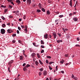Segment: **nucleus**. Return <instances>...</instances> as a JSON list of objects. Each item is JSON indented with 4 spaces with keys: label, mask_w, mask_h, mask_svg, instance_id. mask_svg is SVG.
Returning a JSON list of instances; mask_svg holds the SVG:
<instances>
[{
    "label": "nucleus",
    "mask_w": 80,
    "mask_h": 80,
    "mask_svg": "<svg viewBox=\"0 0 80 80\" xmlns=\"http://www.w3.org/2000/svg\"><path fill=\"white\" fill-rule=\"evenodd\" d=\"M1 33H2L3 35L5 33V30L3 29H1Z\"/></svg>",
    "instance_id": "obj_1"
},
{
    "label": "nucleus",
    "mask_w": 80,
    "mask_h": 80,
    "mask_svg": "<svg viewBox=\"0 0 80 80\" xmlns=\"http://www.w3.org/2000/svg\"><path fill=\"white\" fill-rule=\"evenodd\" d=\"M52 35L54 37V39H55L56 37H57V34H56V32H54L52 33Z\"/></svg>",
    "instance_id": "obj_2"
},
{
    "label": "nucleus",
    "mask_w": 80,
    "mask_h": 80,
    "mask_svg": "<svg viewBox=\"0 0 80 80\" xmlns=\"http://www.w3.org/2000/svg\"><path fill=\"white\" fill-rule=\"evenodd\" d=\"M44 38L45 39H47L48 38V34L46 33L44 35Z\"/></svg>",
    "instance_id": "obj_3"
},
{
    "label": "nucleus",
    "mask_w": 80,
    "mask_h": 80,
    "mask_svg": "<svg viewBox=\"0 0 80 80\" xmlns=\"http://www.w3.org/2000/svg\"><path fill=\"white\" fill-rule=\"evenodd\" d=\"M32 2V1L31 0H27V3L28 5H30L31 4V3Z\"/></svg>",
    "instance_id": "obj_4"
},
{
    "label": "nucleus",
    "mask_w": 80,
    "mask_h": 80,
    "mask_svg": "<svg viewBox=\"0 0 80 80\" xmlns=\"http://www.w3.org/2000/svg\"><path fill=\"white\" fill-rule=\"evenodd\" d=\"M7 32H8V33H11L13 32V30H12L11 29H8Z\"/></svg>",
    "instance_id": "obj_5"
},
{
    "label": "nucleus",
    "mask_w": 80,
    "mask_h": 80,
    "mask_svg": "<svg viewBox=\"0 0 80 80\" xmlns=\"http://www.w3.org/2000/svg\"><path fill=\"white\" fill-rule=\"evenodd\" d=\"M72 78L73 79H74V80H78V78H77V77H75V76H74V75H73V74H72Z\"/></svg>",
    "instance_id": "obj_6"
},
{
    "label": "nucleus",
    "mask_w": 80,
    "mask_h": 80,
    "mask_svg": "<svg viewBox=\"0 0 80 80\" xmlns=\"http://www.w3.org/2000/svg\"><path fill=\"white\" fill-rule=\"evenodd\" d=\"M72 1L73 0H70L69 1V4L71 7H72Z\"/></svg>",
    "instance_id": "obj_7"
},
{
    "label": "nucleus",
    "mask_w": 80,
    "mask_h": 80,
    "mask_svg": "<svg viewBox=\"0 0 80 80\" xmlns=\"http://www.w3.org/2000/svg\"><path fill=\"white\" fill-rule=\"evenodd\" d=\"M23 70L24 71V72H27V67L26 66L24 67V68H23Z\"/></svg>",
    "instance_id": "obj_8"
},
{
    "label": "nucleus",
    "mask_w": 80,
    "mask_h": 80,
    "mask_svg": "<svg viewBox=\"0 0 80 80\" xmlns=\"http://www.w3.org/2000/svg\"><path fill=\"white\" fill-rule=\"evenodd\" d=\"M31 56H32V58H34V57H35V53H32Z\"/></svg>",
    "instance_id": "obj_9"
},
{
    "label": "nucleus",
    "mask_w": 80,
    "mask_h": 80,
    "mask_svg": "<svg viewBox=\"0 0 80 80\" xmlns=\"http://www.w3.org/2000/svg\"><path fill=\"white\" fill-rule=\"evenodd\" d=\"M73 20H74V22H77V21L78 20V19H77V17H74L73 18Z\"/></svg>",
    "instance_id": "obj_10"
},
{
    "label": "nucleus",
    "mask_w": 80,
    "mask_h": 80,
    "mask_svg": "<svg viewBox=\"0 0 80 80\" xmlns=\"http://www.w3.org/2000/svg\"><path fill=\"white\" fill-rule=\"evenodd\" d=\"M33 45L34 46V47H39V45H36L35 43L33 42L32 43Z\"/></svg>",
    "instance_id": "obj_11"
},
{
    "label": "nucleus",
    "mask_w": 80,
    "mask_h": 80,
    "mask_svg": "<svg viewBox=\"0 0 80 80\" xmlns=\"http://www.w3.org/2000/svg\"><path fill=\"white\" fill-rule=\"evenodd\" d=\"M43 75H46L47 74V72L46 71H44L43 72Z\"/></svg>",
    "instance_id": "obj_12"
},
{
    "label": "nucleus",
    "mask_w": 80,
    "mask_h": 80,
    "mask_svg": "<svg viewBox=\"0 0 80 80\" xmlns=\"http://www.w3.org/2000/svg\"><path fill=\"white\" fill-rule=\"evenodd\" d=\"M16 2L17 3H18V4H20V3H21L20 1L19 0H16Z\"/></svg>",
    "instance_id": "obj_13"
},
{
    "label": "nucleus",
    "mask_w": 80,
    "mask_h": 80,
    "mask_svg": "<svg viewBox=\"0 0 80 80\" xmlns=\"http://www.w3.org/2000/svg\"><path fill=\"white\" fill-rule=\"evenodd\" d=\"M2 26L3 28H5V27H6V25L5 24H2Z\"/></svg>",
    "instance_id": "obj_14"
},
{
    "label": "nucleus",
    "mask_w": 80,
    "mask_h": 80,
    "mask_svg": "<svg viewBox=\"0 0 80 80\" xmlns=\"http://www.w3.org/2000/svg\"><path fill=\"white\" fill-rule=\"evenodd\" d=\"M19 58L21 60H23V56H20Z\"/></svg>",
    "instance_id": "obj_15"
},
{
    "label": "nucleus",
    "mask_w": 80,
    "mask_h": 80,
    "mask_svg": "<svg viewBox=\"0 0 80 80\" xmlns=\"http://www.w3.org/2000/svg\"><path fill=\"white\" fill-rule=\"evenodd\" d=\"M13 60H11L10 62H8V65H11L12 63H13Z\"/></svg>",
    "instance_id": "obj_16"
},
{
    "label": "nucleus",
    "mask_w": 80,
    "mask_h": 80,
    "mask_svg": "<svg viewBox=\"0 0 80 80\" xmlns=\"http://www.w3.org/2000/svg\"><path fill=\"white\" fill-rule=\"evenodd\" d=\"M38 6L40 8H42V4H41V3H39V4Z\"/></svg>",
    "instance_id": "obj_17"
},
{
    "label": "nucleus",
    "mask_w": 80,
    "mask_h": 80,
    "mask_svg": "<svg viewBox=\"0 0 80 80\" xmlns=\"http://www.w3.org/2000/svg\"><path fill=\"white\" fill-rule=\"evenodd\" d=\"M63 42L62 40H57V42L58 43H59L60 42Z\"/></svg>",
    "instance_id": "obj_18"
},
{
    "label": "nucleus",
    "mask_w": 80,
    "mask_h": 80,
    "mask_svg": "<svg viewBox=\"0 0 80 80\" xmlns=\"http://www.w3.org/2000/svg\"><path fill=\"white\" fill-rule=\"evenodd\" d=\"M25 51L24 50H23V54L24 55L25 57H27V56L26 55H25Z\"/></svg>",
    "instance_id": "obj_19"
},
{
    "label": "nucleus",
    "mask_w": 80,
    "mask_h": 80,
    "mask_svg": "<svg viewBox=\"0 0 80 80\" xmlns=\"http://www.w3.org/2000/svg\"><path fill=\"white\" fill-rule=\"evenodd\" d=\"M9 18H13V16L12 15H10L9 16H8Z\"/></svg>",
    "instance_id": "obj_20"
},
{
    "label": "nucleus",
    "mask_w": 80,
    "mask_h": 80,
    "mask_svg": "<svg viewBox=\"0 0 80 80\" xmlns=\"http://www.w3.org/2000/svg\"><path fill=\"white\" fill-rule=\"evenodd\" d=\"M37 56L38 58H40V54L38 53H37Z\"/></svg>",
    "instance_id": "obj_21"
},
{
    "label": "nucleus",
    "mask_w": 80,
    "mask_h": 80,
    "mask_svg": "<svg viewBox=\"0 0 80 80\" xmlns=\"http://www.w3.org/2000/svg\"><path fill=\"white\" fill-rule=\"evenodd\" d=\"M1 18L3 20H5L6 19L5 18V17H4L3 16H1Z\"/></svg>",
    "instance_id": "obj_22"
},
{
    "label": "nucleus",
    "mask_w": 80,
    "mask_h": 80,
    "mask_svg": "<svg viewBox=\"0 0 80 80\" xmlns=\"http://www.w3.org/2000/svg\"><path fill=\"white\" fill-rule=\"evenodd\" d=\"M47 13L48 15H50V12L49 11H47Z\"/></svg>",
    "instance_id": "obj_23"
},
{
    "label": "nucleus",
    "mask_w": 80,
    "mask_h": 80,
    "mask_svg": "<svg viewBox=\"0 0 80 80\" xmlns=\"http://www.w3.org/2000/svg\"><path fill=\"white\" fill-rule=\"evenodd\" d=\"M59 18H62V17H63V15H60L59 16Z\"/></svg>",
    "instance_id": "obj_24"
},
{
    "label": "nucleus",
    "mask_w": 80,
    "mask_h": 80,
    "mask_svg": "<svg viewBox=\"0 0 80 80\" xmlns=\"http://www.w3.org/2000/svg\"><path fill=\"white\" fill-rule=\"evenodd\" d=\"M18 42L19 43H20V44H22V41L20 40H19Z\"/></svg>",
    "instance_id": "obj_25"
},
{
    "label": "nucleus",
    "mask_w": 80,
    "mask_h": 80,
    "mask_svg": "<svg viewBox=\"0 0 80 80\" xmlns=\"http://www.w3.org/2000/svg\"><path fill=\"white\" fill-rule=\"evenodd\" d=\"M38 63H38L37 61H35V64L36 65H38Z\"/></svg>",
    "instance_id": "obj_26"
},
{
    "label": "nucleus",
    "mask_w": 80,
    "mask_h": 80,
    "mask_svg": "<svg viewBox=\"0 0 80 80\" xmlns=\"http://www.w3.org/2000/svg\"><path fill=\"white\" fill-rule=\"evenodd\" d=\"M24 31H25V33H27V32H28V29H25L24 30Z\"/></svg>",
    "instance_id": "obj_27"
},
{
    "label": "nucleus",
    "mask_w": 80,
    "mask_h": 80,
    "mask_svg": "<svg viewBox=\"0 0 80 80\" xmlns=\"http://www.w3.org/2000/svg\"><path fill=\"white\" fill-rule=\"evenodd\" d=\"M11 66V65L10 66H9V67H8V71L10 72V67Z\"/></svg>",
    "instance_id": "obj_28"
},
{
    "label": "nucleus",
    "mask_w": 80,
    "mask_h": 80,
    "mask_svg": "<svg viewBox=\"0 0 80 80\" xmlns=\"http://www.w3.org/2000/svg\"><path fill=\"white\" fill-rule=\"evenodd\" d=\"M65 57H68V54H66L64 55Z\"/></svg>",
    "instance_id": "obj_29"
},
{
    "label": "nucleus",
    "mask_w": 80,
    "mask_h": 80,
    "mask_svg": "<svg viewBox=\"0 0 80 80\" xmlns=\"http://www.w3.org/2000/svg\"><path fill=\"white\" fill-rule=\"evenodd\" d=\"M42 12H45V9H44V8H42Z\"/></svg>",
    "instance_id": "obj_30"
},
{
    "label": "nucleus",
    "mask_w": 80,
    "mask_h": 80,
    "mask_svg": "<svg viewBox=\"0 0 80 80\" xmlns=\"http://www.w3.org/2000/svg\"><path fill=\"white\" fill-rule=\"evenodd\" d=\"M41 44H44V42H43V41L41 40Z\"/></svg>",
    "instance_id": "obj_31"
},
{
    "label": "nucleus",
    "mask_w": 80,
    "mask_h": 80,
    "mask_svg": "<svg viewBox=\"0 0 80 80\" xmlns=\"http://www.w3.org/2000/svg\"><path fill=\"white\" fill-rule=\"evenodd\" d=\"M63 62H64V61L63 60H61L60 61V63H62V64H63Z\"/></svg>",
    "instance_id": "obj_32"
},
{
    "label": "nucleus",
    "mask_w": 80,
    "mask_h": 80,
    "mask_svg": "<svg viewBox=\"0 0 80 80\" xmlns=\"http://www.w3.org/2000/svg\"><path fill=\"white\" fill-rule=\"evenodd\" d=\"M1 7H2V8H6V6H5L1 5Z\"/></svg>",
    "instance_id": "obj_33"
},
{
    "label": "nucleus",
    "mask_w": 80,
    "mask_h": 80,
    "mask_svg": "<svg viewBox=\"0 0 80 80\" xmlns=\"http://www.w3.org/2000/svg\"><path fill=\"white\" fill-rule=\"evenodd\" d=\"M39 70L41 71V72H42L43 70V68H41L39 69Z\"/></svg>",
    "instance_id": "obj_34"
},
{
    "label": "nucleus",
    "mask_w": 80,
    "mask_h": 80,
    "mask_svg": "<svg viewBox=\"0 0 80 80\" xmlns=\"http://www.w3.org/2000/svg\"><path fill=\"white\" fill-rule=\"evenodd\" d=\"M27 16H26V15H25L23 16V19H25L26 18V17Z\"/></svg>",
    "instance_id": "obj_35"
},
{
    "label": "nucleus",
    "mask_w": 80,
    "mask_h": 80,
    "mask_svg": "<svg viewBox=\"0 0 80 80\" xmlns=\"http://www.w3.org/2000/svg\"><path fill=\"white\" fill-rule=\"evenodd\" d=\"M69 15L70 17H72V16L73 15V14H72V13H70L69 14Z\"/></svg>",
    "instance_id": "obj_36"
},
{
    "label": "nucleus",
    "mask_w": 80,
    "mask_h": 80,
    "mask_svg": "<svg viewBox=\"0 0 80 80\" xmlns=\"http://www.w3.org/2000/svg\"><path fill=\"white\" fill-rule=\"evenodd\" d=\"M29 50L30 51V52H32V49H31V48H29Z\"/></svg>",
    "instance_id": "obj_37"
},
{
    "label": "nucleus",
    "mask_w": 80,
    "mask_h": 80,
    "mask_svg": "<svg viewBox=\"0 0 80 80\" xmlns=\"http://www.w3.org/2000/svg\"><path fill=\"white\" fill-rule=\"evenodd\" d=\"M12 43H14L15 42H16V41H15V40H13L12 41Z\"/></svg>",
    "instance_id": "obj_38"
},
{
    "label": "nucleus",
    "mask_w": 80,
    "mask_h": 80,
    "mask_svg": "<svg viewBox=\"0 0 80 80\" xmlns=\"http://www.w3.org/2000/svg\"><path fill=\"white\" fill-rule=\"evenodd\" d=\"M30 65L28 64L26 65V67L27 68L28 67H30Z\"/></svg>",
    "instance_id": "obj_39"
},
{
    "label": "nucleus",
    "mask_w": 80,
    "mask_h": 80,
    "mask_svg": "<svg viewBox=\"0 0 80 80\" xmlns=\"http://www.w3.org/2000/svg\"><path fill=\"white\" fill-rule=\"evenodd\" d=\"M47 58H51V56H47Z\"/></svg>",
    "instance_id": "obj_40"
},
{
    "label": "nucleus",
    "mask_w": 80,
    "mask_h": 80,
    "mask_svg": "<svg viewBox=\"0 0 80 80\" xmlns=\"http://www.w3.org/2000/svg\"><path fill=\"white\" fill-rule=\"evenodd\" d=\"M18 29L20 31V30H21V28H20V27H18Z\"/></svg>",
    "instance_id": "obj_41"
},
{
    "label": "nucleus",
    "mask_w": 80,
    "mask_h": 80,
    "mask_svg": "<svg viewBox=\"0 0 80 80\" xmlns=\"http://www.w3.org/2000/svg\"><path fill=\"white\" fill-rule=\"evenodd\" d=\"M8 10L7 9H5L4 11V13H6Z\"/></svg>",
    "instance_id": "obj_42"
},
{
    "label": "nucleus",
    "mask_w": 80,
    "mask_h": 80,
    "mask_svg": "<svg viewBox=\"0 0 80 80\" xmlns=\"http://www.w3.org/2000/svg\"><path fill=\"white\" fill-rule=\"evenodd\" d=\"M44 52V50H42L41 52V53H43Z\"/></svg>",
    "instance_id": "obj_43"
},
{
    "label": "nucleus",
    "mask_w": 80,
    "mask_h": 80,
    "mask_svg": "<svg viewBox=\"0 0 80 80\" xmlns=\"http://www.w3.org/2000/svg\"><path fill=\"white\" fill-rule=\"evenodd\" d=\"M58 66H57L56 67V71H57V70H58Z\"/></svg>",
    "instance_id": "obj_44"
},
{
    "label": "nucleus",
    "mask_w": 80,
    "mask_h": 80,
    "mask_svg": "<svg viewBox=\"0 0 80 80\" xmlns=\"http://www.w3.org/2000/svg\"><path fill=\"white\" fill-rule=\"evenodd\" d=\"M39 62L40 63L41 65H42L43 64V63H42V61H41V60H39Z\"/></svg>",
    "instance_id": "obj_45"
},
{
    "label": "nucleus",
    "mask_w": 80,
    "mask_h": 80,
    "mask_svg": "<svg viewBox=\"0 0 80 80\" xmlns=\"http://www.w3.org/2000/svg\"><path fill=\"white\" fill-rule=\"evenodd\" d=\"M37 12H41V11L39 9H37Z\"/></svg>",
    "instance_id": "obj_46"
},
{
    "label": "nucleus",
    "mask_w": 80,
    "mask_h": 80,
    "mask_svg": "<svg viewBox=\"0 0 80 80\" xmlns=\"http://www.w3.org/2000/svg\"><path fill=\"white\" fill-rule=\"evenodd\" d=\"M21 26L22 28H25V26H24L21 25Z\"/></svg>",
    "instance_id": "obj_47"
},
{
    "label": "nucleus",
    "mask_w": 80,
    "mask_h": 80,
    "mask_svg": "<svg viewBox=\"0 0 80 80\" xmlns=\"http://www.w3.org/2000/svg\"><path fill=\"white\" fill-rule=\"evenodd\" d=\"M12 37H15L16 36V34H13L12 35Z\"/></svg>",
    "instance_id": "obj_48"
},
{
    "label": "nucleus",
    "mask_w": 80,
    "mask_h": 80,
    "mask_svg": "<svg viewBox=\"0 0 80 80\" xmlns=\"http://www.w3.org/2000/svg\"><path fill=\"white\" fill-rule=\"evenodd\" d=\"M42 75V72H39V76H40V75Z\"/></svg>",
    "instance_id": "obj_49"
},
{
    "label": "nucleus",
    "mask_w": 80,
    "mask_h": 80,
    "mask_svg": "<svg viewBox=\"0 0 80 80\" xmlns=\"http://www.w3.org/2000/svg\"><path fill=\"white\" fill-rule=\"evenodd\" d=\"M75 47H80V45H78V44H76L75 45Z\"/></svg>",
    "instance_id": "obj_50"
},
{
    "label": "nucleus",
    "mask_w": 80,
    "mask_h": 80,
    "mask_svg": "<svg viewBox=\"0 0 80 80\" xmlns=\"http://www.w3.org/2000/svg\"><path fill=\"white\" fill-rule=\"evenodd\" d=\"M7 1L8 2H11L12 1V0H7Z\"/></svg>",
    "instance_id": "obj_51"
},
{
    "label": "nucleus",
    "mask_w": 80,
    "mask_h": 80,
    "mask_svg": "<svg viewBox=\"0 0 80 80\" xmlns=\"http://www.w3.org/2000/svg\"><path fill=\"white\" fill-rule=\"evenodd\" d=\"M58 36H59V37H61V34L58 33Z\"/></svg>",
    "instance_id": "obj_52"
},
{
    "label": "nucleus",
    "mask_w": 80,
    "mask_h": 80,
    "mask_svg": "<svg viewBox=\"0 0 80 80\" xmlns=\"http://www.w3.org/2000/svg\"><path fill=\"white\" fill-rule=\"evenodd\" d=\"M49 38H52V36L51 35H50H50H49Z\"/></svg>",
    "instance_id": "obj_53"
},
{
    "label": "nucleus",
    "mask_w": 80,
    "mask_h": 80,
    "mask_svg": "<svg viewBox=\"0 0 80 80\" xmlns=\"http://www.w3.org/2000/svg\"><path fill=\"white\" fill-rule=\"evenodd\" d=\"M41 48H44V46H43V45H41Z\"/></svg>",
    "instance_id": "obj_54"
},
{
    "label": "nucleus",
    "mask_w": 80,
    "mask_h": 80,
    "mask_svg": "<svg viewBox=\"0 0 80 80\" xmlns=\"http://www.w3.org/2000/svg\"><path fill=\"white\" fill-rule=\"evenodd\" d=\"M49 68L50 70H52V68H51V67H50V66H49Z\"/></svg>",
    "instance_id": "obj_55"
},
{
    "label": "nucleus",
    "mask_w": 80,
    "mask_h": 80,
    "mask_svg": "<svg viewBox=\"0 0 80 80\" xmlns=\"http://www.w3.org/2000/svg\"><path fill=\"white\" fill-rule=\"evenodd\" d=\"M17 33L18 34H19V33H20V32H19V31H18V30L17 31Z\"/></svg>",
    "instance_id": "obj_56"
},
{
    "label": "nucleus",
    "mask_w": 80,
    "mask_h": 80,
    "mask_svg": "<svg viewBox=\"0 0 80 80\" xmlns=\"http://www.w3.org/2000/svg\"><path fill=\"white\" fill-rule=\"evenodd\" d=\"M10 2L11 4H12V5H14V3H13V2L11 1V2Z\"/></svg>",
    "instance_id": "obj_57"
},
{
    "label": "nucleus",
    "mask_w": 80,
    "mask_h": 80,
    "mask_svg": "<svg viewBox=\"0 0 80 80\" xmlns=\"http://www.w3.org/2000/svg\"><path fill=\"white\" fill-rule=\"evenodd\" d=\"M9 8H12V6L11 5H9Z\"/></svg>",
    "instance_id": "obj_58"
},
{
    "label": "nucleus",
    "mask_w": 80,
    "mask_h": 80,
    "mask_svg": "<svg viewBox=\"0 0 80 80\" xmlns=\"http://www.w3.org/2000/svg\"><path fill=\"white\" fill-rule=\"evenodd\" d=\"M25 29H27L28 28V27L26 25L25 26Z\"/></svg>",
    "instance_id": "obj_59"
},
{
    "label": "nucleus",
    "mask_w": 80,
    "mask_h": 80,
    "mask_svg": "<svg viewBox=\"0 0 80 80\" xmlns=\"http://www.w3.org/2000/svg\"><path fill=\"white\" fill-rule=\"evenodd\" d=\"M77 40L78 41H79V40H80V39L79 38H77Z\"/></svg>",
    "instance_id": "obj_60"
},
{
    "label": "nucleus",
    "mask_w": 80,
    "mask_h": 80,
    "mask_svg": "<svg viewBox=\"0 0 80 80\" xmlns=\"http://www.w3.org/2000/svg\"><path fill=\"white\" fill-rule=\"evenodd\" d=\"M7 25H10V23L9 22L7 23Z\"/></svg>",
    "instance_id": "obj_61"
},
{
    "label": "nucleus",
    "mask_w": 80,
    "mask_h": 80,
    "mask_svg": "<svg viewBox=\"0 0 80 80\" xmlns=\"http://www.w3.org/2000/svg\"><path fill=\"white\" fill-rule=\"evenodd\" d=\"M25 65H26V63H24L22 65V66H23V67H24V66H25Z\"/></svg>",
    "instance_id": "obj_62"
},
{
    "label": "nucleus",
    "mask_w": 80,
    "mask_h": 80,
    "mask_svg": "<svg viewBox=\"0 0 80 80\" xmlns=\"http://www.w3.org/2000/svg\"><path fill=\"white\" fill-rule=\"evenodd\" d=\"M12 13H16V11H12Z\"/></svg>",
    "instance_id": "obj_63"
},
{
    "label": "nucleus",
    "mask_w": 80,
    "mask_h": 80,
    "mask_svg": "<svg viewBox=\"0 0 80 80\" xmlns=\"http://www.w3.org/2000/svg\"><path fill=\"white\" fill-rule=\"evenodd\" d=\"M46 62L47 63H48L49 62H48V60H46Z\"/></svg>",
    "instance_id": "obj_64"
}]
</instances>
